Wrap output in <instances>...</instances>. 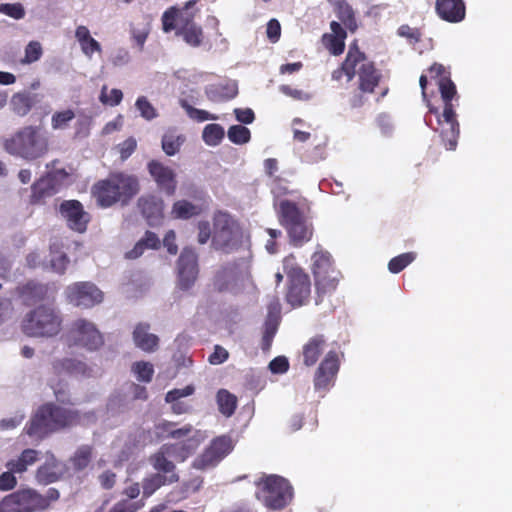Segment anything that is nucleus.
Wrapping results in <instances>:
<instances>
[{
    "mask_svg": "<svg viewBox=\"0 0 512 512\" xmlns=\"http://www.w3.org/2000/svg\"><path fill=\"white\" fill-rule=\"evenodd\" d=\"M435 11L440 19L449 23H459L466 16L463 0H436Z\"/></svg>",
    "mask_w": 512,
    "mask_h": 512,
    "instance_id": "20",
    "label": "nucleus"
},
{
    "mask_svg": "<svg viewBox=\"0 0 512 512\" xmlns=\"http://www.w3.org/2000/svg\"><path fill=\"white\" fill-rule=\"evenodd\" d=\"M173 479H167L160 473L151 474L142 481L143 496L150 497L156 490L165 485L173 484Z\"/></svg>",
    "mask_w": 512,
    "mask_h": 512,
    "instance_id": "41",
    "label": "nucleus"
},
{
    "mask_svg": "<svg viewBox=\"0 0 512 512\" xmlns=\"http://www.w3.org/2000/svg\"><path fill=\"white\" fill-rule=\"evenodd\" d=\"M252 254L247 249L246 254L230 263H227L217 271L214 277V288L218 292L228 291L232 282L239 279L251 278Z\"/></svg>",
    "mask_w": 512,
    "mask_h": 512,
    "instance_id": "13",
    "label": "nucleus"
},
{
    "mask_svg": "<svg viewBox=\"0 0 512 512\" xmlns=\"http://www.w3.org/2000/svg\"><path fill=\"white\" fill-rule=\"evenodd\" d=\"M326 338L322 334L311 337L302 348L303 363L307 367L314 366L326 347Z\"/></svg>",
    "mask_w": 512,
    "mask_h": 512,
    "instance_id": "26",
    "label": "nucleus"
},
{
    "mask_svg": "<svg viewBox=\"0 0 512 512\" xmlns=\"http://www.w3.org/2000/svg\"><path fill=\"white\" fill-rule=\"evenodd\" d=\"M178 286L181 290L190 289L198 276V256L194 249L184 248L178 258Z\"/></svg>",
    "mask_w": 512,
    "mask_h": 512,
    "instance_id": "17",
    "label": "nucleus"
},
{
    "mask_svg": "<svg viewBox=\"0 0 512 512\" xmlns=\"http://www.w3.org/2000/svg\"><path fill=\"white\" fill-rule=\"evenodd\" d=\"M199 445V438H187L181 442L164 444V449L168 450L170 456L174 457L178 462H184L194 454Z\"/></svg>",
    "mask_w": 512,
    "mask_h": 512,
    "instance_id": "29",
    "label": "nucleus"
},
{
    "mask_svg": "<svg viewBox=\"0 0 512 512\" xmlns=\"http://www.w3.org/2000/svg\"><path fill=\"white\" fill-rule=\"evenodd\" d=\"M269 369L272 373H275V374L285 373L289 369L288 359L284 356L275 357L269 363Z\"/></svg>",
    "mask_w": 512,
    "mask_h": 512,
    "instance_id": "64",
    "label": "nucleus"
},
{
    "mask_svg": "<svg viewBox=\"0 0 512 512\" xmlns=\"http://www.w3.org/2000/svg\"><path fill=\"white\" fill-rule=\"evenodd\" d=\"M339 370V358L335 351H329L314 375V387L316 390L327 389Z\"/></svg>",
    "mask_w": 512,
    "mask_h": 512,
    "instance_id": "19",
    "label": "nucleus"
},
{
    "mask_svg": "<svg viewBox=\"0 0 512 512\" xmlns=\"http://www.w3.org/2000/svg\"><path fill=\"white\" fill-rule=\"evenodd\" d=\"M234 448L232 439L228 435L213 438L204 451L192 462L196 470H207L216 467Z\"/></svg>",
    "mask_w": 512,
    "mask_h": 512,
    "instance_id": "14",
    "label": "nucleus"
},
{
    "mask_svg": "<svg viewBox=\"0 0 512 512\" xmlns=\"http://www.w3.org/2000/svg\"><path fill=\"white\" fill-rule=\"evenodd\" d=\"M67 301L82 308H91L103 301V292L92 282H76L65 290Z\"/></svg>",
    "mask_w": 512,
    "mask_h": 512,
    "instance_id": "15",
    "label": "nucleus"
},
{
    "mask_svg": "<svg viewBox=\"0 0 512 512\" xmlns=\"http://www.w3.org/2000/svg\"><path fill=\"white\" fill-rule=\"evenodd\" d=\"M82 416L77 409L48 402L36 410L24 429L28 436L42 440L55 432L80 425Z\"/></svg>",
    "mask_w": 512,
    "mask_h": 512,
    "instance_id": "1",
    "label": "nucleus"
},
{
    "mask_svg": "<svg viewBox=\"0 0 512 512\" xmlns=\"http://www.w3.org/2000/svg\"><path fill=\"white\" fill-rule=\"evenodd\" d=\"M170 453L168 450L164 449V444L156 451L151 454L149 457V463L153 467L157 473L165 476L167 479H173V482L176 483L179 481V475L176 471V465L168 459Z\"/></svg>",
    "mask_w": 512,
    "mask_h": 512,
    "instance_id": "24",
    "label": "nucleus"
},
{
    "mask_svg": "<svg viewBox=\"0 0 512 512\" xmlns=\"http://www.w3.org/2000/svg\"><path fill=\"white\" fill-rule=\"evenodd\" d=\"M290 243L295 247H301L310 241L313 235V227L308 223L306 217L286 228Z\"/></svg>",
    "mask_w": 512,
    "mask_h": 512,
    "instance_id": "30",
    "label": "nucleus"
},
{
    "mask_svg": "<svg viewBox=\"0 0 512 512\" xmlns=\"http://www.w3.org/2000/svg\"><path fill=\"white\" fill-rule=\"evenodd\" d=\"M141 507L140 502L120 500L113 505L109 512H137Z\"/></svg>",
    "mask_w": 512,
    "mask_h": 512,
    "instance_id": "60",
    "label": "nucleus"
},
{
    "mask_svg": "<svg viewBox=\"0 0 512 512\" xmlns=\"http://www.w3.org/2000/svg\"><path fill=\"white\" fill-rule=\"evenodd\" d=\"M74 118L75 113L72 109L57 111L52 115L51 126L54 130L64 129Z\"/></svg>",
    "mask_w": 512,
    "mask_h": 512,
    "instance_id": "53",
    "label": "nucleus"
},
{
    "mask_svg": "<svg viewBox=\"0 0 512 512\" xmlns=\"http://www.w3.org/2000/svg\"><path fill=\"white\" fill-rule=\"evenodd\" d=\"M397 34L400 37L406 38L412 44L420 42L422 37V32L419 28H413L407 24L401 25L397 30Z\"/></svg>",
    "mask_w": 512,
    "mask_h": 512,
    "instance_id": "58",
    "label": "nucleus"
},
{
    "mask_svg": "<svg viewBox=\"0 0 512 512\" xmlns=\"http://www.w3.org/2000/svg\"><path fill=\"white\" fill-rule=\"evenodd\" d=\"M59 213L67 227L76 233H85L91 221V215L78 200H64L59 206Z\"/></svg>",
    "mask_w": 512,
    "mask_h": 512,
    "instance_id": "16",
    "label": "nucleus"
},
{
    "mask_svg": "<svg viewBox=\"0 0 512 512\" xmlns=\"http://www.w3.org/2000/svg\"><path fill=\"white\" fill-rule=\"evenodd\" d=\"M137 142L133 137H129L119 144V153L122 160H126L136 150Z\"/></svg>",
    "mask_w": 512,
    "mask_h": 512,
    "instance_id": "63",
    "label": "nucleus"
},
{
    "mask_svg": "<svg viewBox=\"0 0 512 512\" xmlns=\"http://www.w3.org/2000/svg\"><path fill=\"white\" fill-rule=\"evenodd\" d=\"M214 225L212 244L216 250L229 254L242 247L243 231L228 214L220 213L215 218Z\"/></svg>",
    "mask_w": 512,
    "mask_h": 512,
    "instance_id": "10",
    "label": "nucleus"
},
{
    "mask_svg": "<svg viewBox=\"0 0 512 512\" xmlns=\"http://www.w3.org/2000/svg\"><path fill=\"white\" fill-rule=\"evenodd\" d=\"M184 142V138L182 136H175L173 134H165L162 137V149L168 156L175 155Z\"/></svg>",
    "mask_w": 512,
    "mask_h": 512,
    "instance_id": "52",
    "label": "nucleus"
},
{
    "mask_svg": "<svg viewBox=\"0 0 512 512\" xmlns=\"http://www.w3.org/2000/svg\"><path fill=\"white\" fill-rule=\"evenodd\" d=\"M4 149L10 155L34 161L49 151V139L38 126H24L4 140Z\"/></svg>",
    "mask_w": 512,
    "mask_h": 512,
    "instance_id": "5",
    "label": "nucleus"
},
{
    "mask_svg": "<svg viewBox=\"0 0 512 512\" xmlns=\"http://www.w3.org/2000/svg\"><path fill=\"white\" fill-rule=\"evenodd\" d=\"M57 460L52 455L51 460L38 467L36 470V480L39 484L48 485L59 480L60 475L56 472Z\"/></svg>",
    "mask_w": 512,
    "mask_h": 512,
    "instance_id": "38",
    "label": "nucleus"
},
{
    "mask_svg": "<svg viewBox=\"0 0 512 512\" xmlns=\"http://www.w3.org/2000/svg\"><path fill=\"white\" fill-rule=\"evenodd\" d=\"M311 271L314 277L338 271L328 251L317 250L313 253Z\"/></svg>",
    "mask_w": 512,
    "mask_h": 512,
    "instance_id": "33",
    "label": "nucleus"
},
{
    "mask_svg": "<svg viewBox=\"0 0 512 512\" xmlns=\"http://www.w3.org/2000/svg\"><path fill=\"white\" fill-rule=\"evenodd\" d=\"M344 75L348 82L357 75L358 89L363 93H373L382 78L375 63L360 50L357 41L349 45L344 61L332 72L331 77L335 81H340Z\"/></svg>",
    "mask_w": 512,
    "mask_h": 512,
    "instance_id": "2",
    "label": "nucleus"
},
{
    "mask_svg": "<svg viewBox=\"0 0 512 512\" xmlns=\"http://www.w3.org/2000/svg\"><path fill=\"white\" fill-rule=\"evenodd\" d=\"M54 368L57 370H62L70 374H82L85 375L89 368L86 363L72 358H65L62 360H58L54 364Z\"/></svg>",
    "mask_w": 512,
    "mask_h": 512,
    "instance_id": "43",
    "label": "nucleus"
},
{
    "mask_svg": "<svg viewBox=\"0 0 512 512\" xmlns=\"http://www.w3.org/2000/svg\"><path fill=\"white\" fill-rule=\"evenodd\" d=\"M227 135L232 143L238 145H242L249 142L251 138L250 130L242 125H232L228 129Z\"/></svg>",
    "mask_w": 512,
    "mask_h": 512,
    "instance_id": "49",
    "label": "nucleus"
},
{
    "mask_svg": "<svg viewBox=\"0 0 512 512\" xmlns=\"http://www.w3.org/2000/svg\"><path fill=\"white\" fill-rule=\"evenodd\" d=\"M283 270L287 276L286 301L294 308L306 305L311 297L310 276L296 263L293 255L284 258Z\"/></svg>",
    "mask_w": 512,
    "mask_h": 512,
    "instance_id": "8",
    "label": "nucleus"
},
{
    "mask_svg": "<svg viewBox=\"0 0 512 512\" xmlns=\"http://www.w3.org/2000/svg\"><path fill=\"white\" fill-rule=\"evenodd\" d=\"M0 12L16 20L22 19L25 16V10L20 3L0 4Z\"/></svg>",
    "mask_w": 512,
    "mask_h": 512,
    "instance_id": "59",
    "label": "nucleus"
},
{
    "mask_svg": "<svg viewBox=\"0 0 512 512\" xmlns=\"http://www.w3.org/2000/svg\"><path fill=\"white\" fill-rule=\"evenodd\" d=\"M150 325L147 323H139L133 331V340L135 345L145 351L154 352L159 345L157 335L149 333Z\"/></svg>",
    "mask_w": 512,
    "mask_h": 512,
    "instance_id": "27",
    "label": "nucleus"
},
{
    "mask_svg": "<svg viewBox=\"0 0 512 512\" xmlns=\"http://www.w3.org/2000/svg\"><path fill=\"white\" fill-rule=\"evenodd\" d=\"M278 218L280 224L286 229L304 219L305 216L295 202L282 200L279 203Z\"/></svg>",
    "mask_w": 512,
    "mask_h": 512,
    "instance_id": "32",
    "label": "nucleus"
},
{
    "mask_svg": "<svg viewBox=\"0 0 512 512\" xmlns=\"http://www.w3.org/2000/svg\"><path fill=\"white\" fill-rule=\"evenodd\" d=\"M425 123L431 129L439 132L442 142L447 150H455L460 134L459 122L456 118V112L452 111L451 117H445V110L439 113L438 108L430 106L425 115Z\"/></svg>",
    "mask_w": 512,
    "mask_h": 512,
    "instance_id": "12",
    "label": "nucleus"
},
{
    "mask_svg": "<svg viewBox=\"0 0 512 512\" xmlns=\"http://www.w3.org/2000/svg\"><path fill=\"white\" fill-rule=\"evenodd\" d=\"M20 293L22 296L43 299L46 294V288L42 284L30 281L21 287Z\"/></svg>",
    "mask_w": 512,
    "mask_h": 512,
    "instance_id": "56",
    "label": "nucleus"
},
{
    "mask_svg": "<svg viewBox=\"0 0 512 512\" xmlns=\"http://www.w3.org/2000/svg\"><path fill=\"white\" fill-rule=\"evenodd\" d=\"M38 102V95L28 92H19L12 96L10 105L12 111L18 116H26Z\"/></svg>",
    "mask_w": 512,
    "mask_h": 512,
    "instance_id": "34",
    "label": "nucleus"
},
{
    "mask_svg": "<svg viewBox=\"0 0 512 512\" xmlns=\"http://www.w3.org/2000/svg\"><path fill=\"white\" fill-rule=\"evenodd\" d=\"M331 33H325L321 37L323 46L334 56L341 55L345 50L347 32L341 23L332 21L330 23Z\"/></svg>",
    "mask_w": 512,
    "mask_h": 512,
    "instance_id": "23",
    "label": "nucleus"
},
{
    "mask_svg": "<svg viewBox=\"0 0 512 512\" xmlns=\"http://www.w3.org/2000/svg\"><path fill=\"white\" fill-rule=\"evenodd\" d=\"M56 193V180L51 173H47L32 184L29 203L31 205L42 204Z\"/></svg>",
    "mask_w": 512,
    "mask_h": 512,
    "instance_id": "22",
    "label": "nucleus"
},
{
    "mask_svg": "<svg viewBox=\"0 0 512 512\" xmlns=\"http://www.w3.org/2000/svg\"><path fill=\"white\" fill-rule=\"evenodd\" d=\"M137 205L150 226L158 224L164 217V201L155 195L140 197Z\"/></svg>",
    "mask_w": 512,
    "mask_h": 512,
    "instance_id": "21",
    "label": "nucleus"
},
{
    "mask_svg": "<svg viewBox=\"0 0 512 512\" xmlns=\"http://www.w3.org/2000/svg\"><path fill=\"white\" fill-rule=\"evenodd\" d=\"M334 13L344 27L354 33L358 29L356 14L352 6L346 0H329Z\"/></svg>",
    "mask_w": 512,
    "mask_h": 512,
    "instance_id": "28",
    "label": "nucleus"
},
{
    "mask_svg": "<svg viewBox=\"0 0 512 512\" xmlns=\"http://www.w3.org/2000/svg\"><path fill=\"white\" fill-rule=\"evenodd\" d=\"M181 107L186 111L188 116L196 120L198 122H204L207 120H216L218 117L216 115L210 114L206 110L198 109L193 106H191L186 100L181 99L180 100Z\"/></svg>",
    "mask_w": 512,
    "mask_h": 512,
    "instance_id": "50",
    "label": "nucleus"
},
{
    "mask_svg": "<svg viewBox=\"0 0 512 512\" xmlns=\"http://www.w3.org/2000/svg\"><path fill=\"white\" fill-rule=\"evenodd\" d=\"M123 98V93L120 89H112L110 95L107 94V86H103L99 100L104 105L117 106Z\"/></svg>",
    "mask_w": 512,
    "mask_h": 512,
    "instance_id": "57",
    "label": "nucleus"
},
{
    "mask_svg": "<svg viewBox=\"0 0 512 512\" xmlns=\"http://www.w3.org/2000/svg\"><path fill=\"white\" fill-rule=\"evenodd\" d=\"M62 316L50 305H39L26 314L23 332L30 337H53L62 329Z\"/></svg>",
    "mask_w": 512,
    "mask_h": 512,
    "instance_id": "6",
    "label": "nucleus"
},
{
    "mask_svg": "<svg viewBox=\"0 0 512 512\" xmlns=\"http://www.w3.org/2000/svg\"><path fill=\"white\" fill-rule=\"evenodd\" d=\"M256 498L271 510L285 508L293 498V488L289 481L278 475H264L255 482Z\"/></svg>",
    "mask_w": 512,
    "mask_h": 512,
    "instance_id": "7",
    "label": "nucleus"
},
{
    "mask_svg": "<svg viewBox=\"0 0 512 512\" xmlns=\"http://www.w3.org/2000/svg\"><path fill=\"white\" fill-rule=\"evenodd\" d=\"M341 273L340 271L329 272L327 274L314 277L316 297L315 304L323 302L326 295H331L337 289Z\"/></svg>",
    "mask_w": 512,
    "mask_h": 512,
    "instance_id": "25",
    "label": "nucleus"
},
{
    "mask_svg": "<svg viewBox=\"0 0 512 512\" xmlns=\"http://www.w3.org/2000/svg\"><path fill=\"white\" fill-rule=\"evenodd\" d=\"M69 346L96 351L104 345V337L95 323L85 318L74 320L66 334Z\"/></svg>",
    "mask_w": 512,
    "mask_h": 512,
    "instance_id": "11",
    "label": "nucleus"
},
{
    "mask_svg": "<svg viewBox=\"0 0 512 512\" xmlns=\"http://www.w3.org/2000/svg\"><path fill=\"white\" fill-rule=\"evenodd\" d=\"M197 206L187 200H178L173 204L171 215L175 219H189L199 214Z\"/></svg>",
    "mask_w": 512,
    "mask_h": 512,
    "instance_id": "42",
    "label": "nucleus"
},
{
    "mask_svg": "<svg viewBox=\"0 0 512 512\" xmlns=\"http://www.w3.org/2000/svg\"><path fill=\"white\" fill-rule=\"evenodd\" d=\"M224 128L219 124H208L203 129L202 138L209 146H217L224 138Z\"/></svg>",
    "mask_w": 512,
    "mask_h": 512,
    "instance_id": "44",
    "label": "nucleus"
},
{
    "mask_svg": "<svg viewBox=\"0 0 512 512\" xmlns=\"http://www.w3.org/2000/svg\"><path fill=\"white\" fill-rule=\"evenodd\" d=\"M131 370L139 381L146 383L152 381L154 375V367L151 363L146 361H137L133 363Z\"/></svg>",
    "mask_w": 512,
    "mask_h": 512,
    "instance_id": "48",
    "label": "nucleus"
},
{
    "mask_svg": "<svg viewBox=\"0 0 512 512\" xmlns=\"http://www.w3.org/2000/svg\"><path fill=\"white\" fill-rule=\"evenodd\" d=\"M173 426L176 423L170 421H162L155 425V437L157 440H163L170 438V433L173 432Z\"/></svg>",
    "mask_w": 512,
    "mask_h": 512,
    "instance_id": "62",
    "label": "nucleus"
},
{
    "mask_svg": "<svg viewBox=\"0 0 512 512\" xmlns=\"http://www.w3.org/2000/svg\"><path fill=\"white\" fill-rule=\"evenodd\" d=\"M205 93L210 101L220 102L234 98L237 91L235 88L228 89L227 86H210Z\"/></svg>",
    "mask_w": 512,
    "mask_h": 512,
    "instance_id": "45",
    "label": "nucleus"
},
{
    "mask_svg": "<svg viewBox=\"0 0 512 512\" xmlns=\"http://www.w3.org/2000/svg\"><path fill=\"white\" fill-rule=\"evenodd\" d=\"M129 441L134 448H143L153 443L152 432L139 428L129 436Z\"/></svg>",
    "mask_w": 512,
    "mask_h": 512,
    "instance_id": "51",
    "label": "nucleus"
},
{
    "mask_svg": "<svg viewBox=\"0 0 512 512\" xmlns=\"http://www.w3.org/2000/svg\"><path fill=\"white\" fill-rule=\"evenodd\" d=\"M135 106L139 110L140 115L148 121L158 116L156 109L145 96L138 97Z\"/></svg>",
    "mask_w": 512,
    "mask_h": 512,
    "instance_id": "55",
    "label": "nucleus"
},
{
    "mask_svg": "<svg viewBox=\"0 0 512 512\" xmlns=\"http://www.w3.org/2000/svg\"><path fill=\"white\" fill-rule=\"evenodd\" d=\"M147 170L161 192L167 196L175 194L178 184L177 175L171 167L153 159L147 163Z\"/></svg>",
    "mask_w": 512,
    "mask_h": 512,
    "instance_id": "18",
    "label": "nucleus"
},
{
    "mask_svg": "<svg viewBox=\"0 0 512 512\" xmlns=\"http://www.w3.org/2000/svg\"><path fill=\"white\" fill-rule=\"evenodd\" d=\"M93 448L90 445H82L77 448L73 456L70 458V463L75 471H82L88 467L92 460Z\"/></svg>",
    "mask_w": 512,
    "mask_h": 512,
    "instance_id": "40",
    "label": "nucleus"
},
{
    "mask_svg": "<svg viewBox=\"0 0 512 512\" xmlns=\"http://www.w3.org/2000/svg\"><path fill=\"white\" fill-rule=\"evenodd\" d=\"M75 37L86 56L91 57L95 52H101L100 43L90 35V31L86 26H78L75 30Z\"/></svg>",
    "mask_w": 512,
    "mask_h": 512,
    "instance_id": "36",
    "label": "nucleus"
},
{
    "mask_svg": "<svg viewBox=\"0 0 512 512\" xmlns=\"http://www.w3.org/2000/svg\"><path fill=\"white\" fill-rule=\"evenodd\" d=\"M438 87L441 95V99L444 102L445 117L448 119L452 115V111H455L452 101L455 99L458 101L459 96L454 82L450 79V76H444L438 80Z\"/></svg>",
    "mask_w": 512,
    "mask_h": 512,
    "instance_id": "31",
    "label": "nucleus"
},
{
    "mask_svg": "<svg viewBox=\"0 0 512 512\" xmlns=\"http://www.w3.org/2000/svg\"><path fill=\"white\" fill-rule=\"evenodd\" d=\"M59 498L60 492L53 487L49 488L45 495L33 488H24L6 496L4 502L12 512H42Z\"/></svg>",
    "mask_w": 512,
    "mask_h": 512,
    "instance_id": "9",
    "label": "nucleus"
},
{
    "mask_svg": "<svg viewBox=\"0 0 512 512\" xmlns=\"http://www.w3.org/2000/svg\"><path fill=\"white\" fill-rule=\"evenodd\" d=\"M38 460V451L34 449H25L17 459L10 460L6 463V467L12 473L21 474L27 470L29 465L34 464Z\"/></svg>",
    "mask_w": 512,
    "mask_h": 512,
    "instance_id": "37",
    "label": "nucleus"
},
{
    "mask_svg": "<svg viewBox=\"0 0 512 512\" xmlns=\"http://www.w3.org/2000/svg\"><path fill=\"white\" fill-rule=\"evenodd\" d=\"M287 183L288 182L280 176L273 177L271 184V192L277 197L290 194L291 191L289 190Z\"/></svg>",
    "mask_w": 512,
    "mask_h": 512,
    "instance_id": "61",
    "label": "nucleus"
},
{
    "mask_svg": "<svg viewBox=\"0 0 512 512\" xmlns=\"http://www.w3.org/2000/svg\"><path fill=\"white\" fill-rule=\"evenodd\" d=\"M138 192V179L123 172L112 173L92 187V195L101 208L111 207L118 202L127 204Z\"/></svg>",
    "mask_w": 512,
    "mask_h": 512,
    "instance_id": "3",
    "label": "nucleus"
},
{
    "mask_svg": "<svg viewBox=\"0 0 512 512\" xmlns=\"http://www.w3.org/2000/svg\"><path fill=\"white\" fill-rule=\"evenodd\" d=\"M199 0H189L182 8L171 6L162 15V29L168 33L176 30V35L192 47H199L204 39L201 26L194 22L198 10L192 8Z\"/></svg>",
    "mask_w": 512,
    "mask_h": 512,
    "instance_id": "4",
    "label": "nucleus"
},
{
    "mask_svg": "<svg viewBox=\"0 0 512 512\" xmlns=\"http://www.w3.org/2000/svg\"><path fill=\"white\" fill-rule=\"evenodd\" d=\"M278 330V323L275 319L267 318L264 327H263V335L261 339V349L264 352L270 350L273 339Z\"/></svg>",
    "mask_w": 512,
    "mask_h": 512,
    "instance_id": "46",
    "label": "nucleus"
},
{
    "mask_svg": "<svg viewBox=\"0 0 512 512\" xmlns=\"http://www.w3.org/2000/svg\"><path fill=\"white\" fill-rule=\"evenodd\" d=\"M416 258L414 252L402 253L392 258L388 263V269L391 273L397 274L404 270L409 264H411Z\"/></svg>",
    "mask_w": 512,
    "mask_h": 512,
    "instance_id": "47",
    "label": "nucleus"
},
{
    "mask_svg": "<svg viewBox=\"0 0 512 512\" xmlns=\"http://www.w3.org/2000/svg\"><path fill=\"white\" fill-rule=\"evenodd\" d=\"M43 54L42 46L38 41H31L25 47V56L21 60L22 64H31L38 61Z\"/></svg>",
    "mask_w": 512,
    "mask_h": 512,
    "instance_id": "54",
    "label": "nucleus"
},
{
    "mask_svg": "<svg viewBox=\"0 0 512 512\" xmlns=\"http://www.w3.org/2000/svg\"><path fill=\"white\" fill-rule=\"evenodd\" d=\"M217 404L220 413L226 417L234 414L237 407V397L226 389L217 392Z\"/></svg>",
    "mask_w": 512,
    "mask_h": 512,
    "instance_id": "39",
    "label": "nucleus"
},
{
    "mask_svg": "<svg viewBox=\"0 0 512 512\" xmlns=\"http://www.w3.org/2000/svg\"><path fill=\"white\" fill-rule=\"evenodd\" d=\"M194 390L195 389L192 385H188L182 389H173L167 392L165 401L171 404L173 413L184 414L189 411V406L183 402H180L179 399L192 395Z\"/></svg>",
    "mask_w": 512,
    "mask_h": 512,
    "instance_id": "35",
    "label": "nucleus"
}]
</instances>
